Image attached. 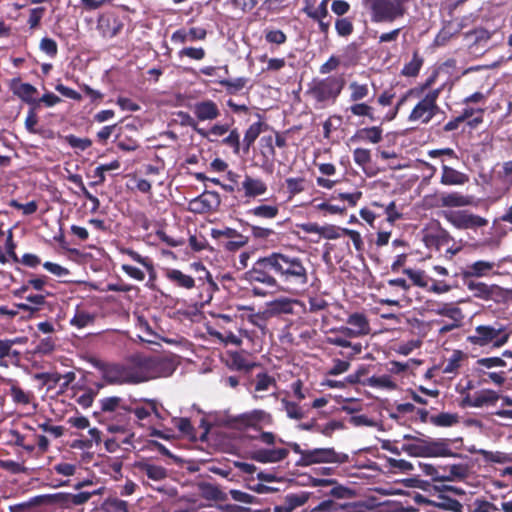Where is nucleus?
Instances as JSON below:
<instances>
[{
	"label": "nucleus",
	"mask_w": 512,
	"mask_h": 512,
	"mask_svg": "<svg viewBox=\"0 0 512 512\" xmlns=\"http://www.w3.org/2000/svg\"><path fill=\"white\" fill-rule=\"evenodd\" d=\"M346 85L344 74L313 78L308 83L305 95L313 101L316 109H324L336 103Z\"/></svg>",
	"instance_id": "nucleus-1"
},
{
	"label": "nucleus",
	"mask_w": 512,
	"mask_h": 512,
	"mask_svg": "<svg viewBox=\"0 0 512 512\" xmlns=\"http://www.w3.org/2000/svg\"><path fill=\"white\" fill-rule=\"evenodd\" d=\"M91 365L97 369L103 380L111 385L138 384V366L136 355H133L125 363L108 362L98 358L90 359Z\"/></svg>",
	"instance_id": "nucleus-2"
},
{
	"label": "nucleus",
	"mask_w": 512,
	"mask_h": 512,
	"mask_svg": "<svg viewBox=\"0 0 512 512\" xmlns=\"http://www.w3.org/2000/svg\"><path fill=\"white\" fill-rule=\"evenodd\" d=\"M279 266L277 252H272L257 259L252 268L245 272L244 279L251 285L261 284L268 289L283 290Z\"/></svg>",
	"instance_id": "nucleus-3"
},
{
	"label": "nucleus",
	"mask_w": 512,
	"mask_h": 512,
	"mask_svg": "<svg viewBox=\"0 0 512 512\" xmlns=\"http://www.w3.org/2000/svg\"><path fill=\"white\" fill-rule=\"evenodd\" d=\"M416 470L422 472L426 476H430L433 483L420 481V488L427 490L431 496H436L437 500L425 499L423 496L418 495L419 502H425L433 505L439 509L448 510V476L439 475L438 470L433 464L423 462L420 460L415 461Z\"/></svg>",
	"instance_id": "nucleus-4"
},
{
	"label": "nucleus",
	"mask_w": 512,
	"mask_h": 512,
	"mask_svg": "<svg viewBox=\"0 0 512 512\" xmlns=\"http://www.w3.org/2000/svg\"><path fill=\"white\" fill-rule=\"evenodd\" d=\"M281 283L284 291H296L303 288L309 280L308 269L303 258L277 252Z\"/></svg>",
	"instance_id": "nucleus-5"
},
{
	"label": "nucleus",
	"mask_w": 512,
	"mask_h": 512,
	"mask_svg": "<svg viewBox=\"0 0 512 512\" xmlns=\"http://www.w3.org/2000/svg\"><path fill=\"white\" fill-rule=\"evenodd\" d=\"M286 445L300 458L296 461V466L308 467L314 464L332 463L345 464L348 463L349 455L343 452H337L332 447L302 449L296 442H287Z\"/></svg>",
	"instance_id": "nucleus-6"
},
{
	"label": "nucleus",
	"mask_w": 512,
	"mask_h": 512,
	"mask_svg": "<svg viewBox=\"0 0 512 512\" xmlns=\"http://www.w3.org/2000/svg\"><path fill=\"white\" fill-rule=\"evenodd\" d=\"M401 450L415 457H446L448 456V443L444 439H432L430 437H417L405 434Z\"/></svg>",
	"instance_id": "nucleus-7"
},
{
	"label": "nucleus",
	"mask_w": 512,
	"mask_h": 512,
	"mask_svg": "<svg viewBox=\"0 0 512 512\" xmlns=\"http://www.w3.org/2000/svg\"><path fill=\"white\" fill-rule=\"evenodd\" d=\"M140 383L160 377H168L176 370L175 362L163 356L136 355Z\"/></svg>",
	"instance_id": "nucleus-8"
},
{
	"label": "nucleus",
	"mask_w": 512,
	"mask_h": 512,
	"mask_svg": "<svg viewBox=\"0 0 512 512\" xmlns=\"http://www.w3.org/2000/svg\"><path fill=\"white\" fill-rule=\"evenodd\" d=\"M410 0H371V21L392 23L406 14V3Z\"/></svg>",
	"instance_id": "nucleus-9"
},
{
	"label": "nucleus",
	"mask_w": 512,
	"mask_h": 512,
	"mask_svg": "<svg viewBox=\"0 0 512 512\" xmlns=\"http://www.w3.org/2000/svg\"><path fill=\"white\" fill-rule=\"evenodd\" d=\"M510 332L507 327L499 322L490 325H479L473 335L469 336L471 343L478 346L491 344L494 347H502L509 340Z\"/></svg>",
	"instance_id": "nucleus-10"
},
{
	"label": "nucleus",
	"mask_w": 512,
	"mask_h": 512,
	"mask_svg": "<svg viewBox=\"0 0 512 512\" xmlns=\"http://www.w3.org/2000/svg\"><path fill=\"white\" fill-rule=\"evenodd\" d=\"M227 423L234 428H253L261 430L263 426H271L274 423L273 416L262 409H254L237 416H230Z\"/></svg>",
	"instance_id": "nucleus-11"
},
{
	"label": "nucleus",
	"mask_w": 512,
	"mask_h": 512,
	"mask_svg": "<svg viewBox=\"0 0 512 512\" xmlns=\"http://www.w3.org/2000/svg\"><path fill=\"white\" fill-rule=\"evenodd\" d=\"M438 94L437 90L427 93L426 96L414 106L408 116V120L423 124L429 123L439 112V107L436 104Z\"/></svg>",
	"instance_id": "nucleus-12"
},
{
	"label": "nucleus",
	"mask_w": 512,
	"mask_h": 512,
	"mask_svg": "<svg viewBox=\"0 0 512 512\" xmlns=\"http://www.w3.org/2000/svg\"><path fill=\"white\" fill-rule=\"evenodd\" d=\"M131 414L132 408L125 404L116 413L110 416V419L115 421V423L108 425V431L122 434L123 444H131V438L134 436L131 431Z\"/></svg>",
	"instance_id": "nucleus-13"
},
{
	"label": "nucleus",
	"mask_w": 512,
	"mask_h": 512,
	"mask_svg": "<svg viewBox=\"0 0 512 512\" xmlns=\"http://www.w3.org/2000/svg\"><path fill=\"white\" fill-rule=\"evenodd\" d=\"M468 290L473 292V296L485 301L500 302L507 298L508 290L500 287L497 284H486L484 282H477L473 280L465 281Z\"/></svg>",
	"instance_id": "nucleus-14"
},
{
	"label": "nucleus",
	"mask_w": 512,
	"mask_h": 512,
	"mask_svg": "<svg viewBox=\"0 0 512 512\" xmlns=\"http://www.w3.org/2000/svg\"><path fill=\"white\" fill-rule=\"evenodd\" d=\"M211 237L215 240L226 238L227 241L222 242L223 248L228 252H236L245 247L249 242V237L241 234L234 228L225 227L224 229H211Z\"/></svg>",
	"instance_id": "nucleus-15"
},
{
	"label": "nucleus",
	"mask_w": 512,
	"mask_h": 512,
	"mask_svg": "<svg viewBox=\"0 0 512 512\" xmlns=\"http://www.w3.org/2000/svg\"><path fill=\"white\" fill-rule=\"evenodd\" d=\"M124 24L115 11L102 13L97 21V30L104 38H113L122 30Z\"/></svg>",
	"instance_id": "nucleus-16"
},
{
	"label": "nucleus",
	"mask_w": 512,
	"mask_h": 512,
	"mask_svg": "<svg viewBox=\"0 0 512 512\" xmlns=\"http://www.w3.org/2000/svg\"><path fill=\"white\" fill-rule=\"evenodd\" d=\"M450 224L458 229H473L483 227L488 221L478 215L469 213L466 210L450 212Z\"/></svg>",
	"instance_id": "nucleus-17"
},
{
	"label": "nucleus",
	"mask_w": 512,
	"mask_h": 512,
	"mask_svg": "<svg viewBox=\"0 0 512 512\" xmlns=\"http://www.w3.org/2000/svg\"><path fill=\"white\" fill-rule=\"evenodd\" d=\"M483 120L484 109L466 107L459 116L450 120V131L457 129L462 122H466L470 128L474 129L483 123Z\"/></svg>",
	"instance_id": "nucleus-18"
},
{
	"label": "nucleus",
	"mask_w": 512,
	"mask_h": 512,
	"mask_svg": "<svg viewBox=\"0 0 512 512\" xmlns=\"http://www.w3.org/2000/svg\"><path fill=\"white\" fill-rule=\"evenodd\" d=\"M289 455V449L284 447L261 448L251 453V459L256 462L278 463L286 459Z\"/></svg>",
	"instance_id": "nucleus-19"
},
{
	"label": "nucleus",
	"mask_w": 512,
	"mask_h": 512,
	"mask_svg": "<svg viewBox=\"0 0 512 512\" xmlns=\"http://www.w3.org/2000/svg\"><path fill=\"white\" fill-rule=\"evenodd\" d=\"M192 111L198 121H213L220 116L218 105L211 99H205L193 104Z\"/></svg>",
	"instance_id": "nucleus-20"
},
{
	"label": "nucleus",
	"mask_w": 512,
	"mask_h": 512,
	"mask_svg": "<svg viewBox=\"0 0 512 512\" xmlns=\"http://www.w3.org/2000/svg\"><path fill=\"white\" fill-rule=\"evenodd\" d=\"M134 467L140 474L146 475L152 481L159 482L168 477V471L165 467L150 463L149 461H137Z\"/></svg>",
	"instance_id": "nucleus-21"
},
{
	"label": "nucleus",
	"mask_w": 512,
	"mask_h": 512,
	"mask_svg": "<svg viewBox=\"0 0 512 512\" xmlns=\"http://www.w3.org/2000/svg\"><path fill=\"white\" fill-rule=\"evenodd\" d=\"M241 189L244 191L246 198H256L265 194L268 188L262 179L246 174L241 183Z\"/></svg>",
	"instance_id": "nucleus-22"
},
{
	"label": "nucleus",
	"mask_w": 512,
	"mask_h": 512,
	"mask_svg": "<svg viewBox=\"0 0 512 512\" xmlns=\"http://www.w3.org/2000/svg\"><path fill=\"white\" fill-rule=\"evenodd\" d=\"M499 399L498 394L493 390H482L473 397L467 395L463 401V406L482 407L484 405H492Z\"/></svg>",
	"instance_id": "nucleus-23"
},
{
	"label": "nucleus",
	"mask_w": 512,
	"mask_h": 512,
	"mask_svg": "<svg viewBox=\"0 0 512 512\" xmlns=\"http://www.w3.org/2000/svg\"><path fill=\"white\" fill-rule=\"evenodd\" d=\"M267 124L263 121H257L252 123L244 133L242 143V153L248 154L251 147L254 145L255 141L259 137V135L267 128Z\"/></svg>",
	"instance_id": "nucleus-24"
},
{
	"label": "nucleus",
	"mask_w": 512,
	"mask_h": 512,
	"mask_svg": "<svg viewBox=\"0 0 512 512\" xmlns=\"http://www.w3.org/2000/svg\"><path fill=\"white\" fill-rule=\"evenodd\" d=\"M261 155L264 159L262 168L267 171H272L273 160L276 156L275 144L273 136H263L260 139Z\"/></svg>",
	"instance_id": "nucleus-25"
},
{
	"label": "nucleus",
	"mask_w": 512,
	"mask_h": 512,
	"mask_svg": "<svg viewBox=\"0 0 512 512\" xmlns=\"http://www.w3.org/2000/svg\"><path fill=\"white\" fill-rule=\"evenodd\" d=\"M494 263L484 260H479L471 265H468L467 268L462 272V276L465 281H469L472 277H484L489 274V272L493 269Z\"/></svg>",
	"instance_id": "nucleus-26"
},
{
	"label": "nucleus",
	"mask_w": 512,
	"mask_h": 512,
	"mask_svg": "<svg viewBox=\"0 0 512 512\" xmlns=\"http://www.w3.org/2000/svg\"><path fill=\"white\" fill-rule=\"evenodd\" d=\"M97 491L72 493H58L55 495L57 502L67 507L77 506L86 503Z\"/></svg>",
	"instance_id": "nucleus-27"
},
{
	"label": "nucleus",
	"mask_w": 512,
	"mask_h": 512,
	"mask_svg": "<svg viewBox=\"0 0 512 512\" xmlns=\"http://www.w3.org/2000/svg\"><path fill=\"white\" fill-rule=\"evenodd\" d=\"M383 139V130L379 126L358 129L352 140L377 144Z\"/></svg>",
	"instance_id": "nucleus-28"
},
{
	"label": "nucleus",
	"mask_w": 512,
	"mask_h": 512,
	"mask_svg": "<svg viewBox=\"0 0 512 512\" xmlns=\"http://www.w3.org/2000/svg\"><path fill=\"white\" fill-rule=\"evenodd\" d=\"M424 242L428 248L440 250V247L448 243V234L445 230L430 227L424 235Z\"/></svg>",
	"instance_id": "nucleus-29"
},
{
	"label": "nucleus",
	"mask_w": 512,
	"mask_h": 512,
	"mask_svg": "<svg viewBox=\"0 0 512 512\" xmlns=\"http://www.w3.org/2000/svg\"><path fill=\"white\" fill-rule=\"evenodd\" d=\"M314 512H359L357 506L348 503H339L332 499L320 502L313 508Z\"/></svg>",
	"instance_id": "nucleus-30"
},
{
	"label": "nucleus",
	"mask_w": 512,
	"mask_h": 512,
	"mask_svg": "<svg viewBox=\"0 0 512 512\" xmlns=\"http://www.w3.org/2000/svg\"><path fill=\"white\" fill-rule=\"evenodd\" d=\"M9 395L13 402L17 405H28L34 399V395L30 391H25L20 387L17 381L8 380Z\"/></svg>",
	"instance_id": "nucleus-31"
},
{
	"label": "nucleus",
	"mask_w": 512,
	"mask_h": 512,
	"mask_svg": "<svg viewBox=\"0 0 512 512\" xmlns=\"http://www.w3.org/2000/svg\"><path fill=\"white\" fill-rule=\"evenodd\" d=\"M166 278L175 286L190 290L195 287V280L190 275L184 274L178 269H168Z\"/></svg>",
	"instance_id": "nucleus-32"
},
{
	"label": "nucleus",
	"mask_w": 512,
	"mask_h": 512,
	"mask_svg": "<svg viewBox=\"0 0 512 512\" xmlns=\"http://www.w3.org/2000/svg\"><path fill=\"white\" fill-rule=\"evenodd\" d=\"M198 487L201 496L206 500L221 502L227 500V494L223 492L218 485L209 482H201Z\"/></svg>",
	"instance_id": "nucleus-33"
},
{
	"label": "nucleus",
	"mask_w": 512,
	"mask_h": 512,
	"mask_svg": "<svg viewBox=\"0 0 512 512\" xmlns=\"http://www.w3.org/2000/svg\"><path fill=\"white\" fill-rule=\"evenodd\" d=\"M346 322L349 326L353 327L360 336L370 333L369 320L364 313H352L348 316Z\"/></svg>",
	"instance_id": "nucleus-34"
},
{
	"label": "nucleus",
	"mask_w": 512,
	"mask_h": 512,
	"mask_svg": "<svg viewBox=\"0 0 512 512\" xmlns=\"http://www.w3.org/2000/svg\"><path fill=\"white\" fill-rule=\"evenodd\" d=\"M247 77H238L234 79L219 78L215 83L222 85L228 95H237L248 84Z\"/></svg>",
	"instance_id": "nucleus-35"
},
{
	"label": "nucleus",
	"mask_w": 512,
	"mask_h": 512,
	"mask_svg": "<svg viewBox=\"0 0 512 512\" xmlns=\"http://www.w3.org/2000/svg\"><path fill=\"white\" fill-rule=\"evenodd\" d=\"M326 342L331 345L339 346L342 348H349L351 351L346 354L344 352H340L342 356H346L348 358H352L357 354H360L362 351V345L360 343H352L349 340L342 337H327Z\"/></svg>",
	"instance_id": "nucleus-36"
},
{
	"label": "nucleus",
	"mask_w": 512,
	"mask_h": 512,
	"mask_svg": "<svg viewBox=\"0 0 512 512\" xmlns=\"http://www.w3.org/2000/svg\"><path fill=\"white\" fill-rule=\"evenodd\" d=\"M118 251L120 254L130 257L131 260L142 265L148 272L154 270V264L150 257L142 256L141 254H139L137 251L130 247L120 246L118 247Z\"/></svg>",
	"instance_id": "nucleus-37"
},
{
	"label": "nucleus",
	"mask_w": 512,
	"mask_h": 512,
	"mask_svg": "<svg viewBox=\"0 0 512 512\" xmlns=\"http://www.w3.org/2000/svg\"><path fill=\"white\" fill-rule=\"evenodd\" d=\"M247 214L260 219H274L279 214L278 205L261 204L247 211Z\"/></svg>",
	"instance_id": "nucleus-38"
},
{
	"label": "nucleus",
	"mask_w": 512,
	"mask_h": 512,
	"mask_svg": "<svg viewBox=\"0 0 512 512\" xmlns=\"http://www.w3.org/2000/svg\"><path fill=\"white\" fill-rule=\"evenodd\" d=\"M25 103L32 105V107H38V99L35 95L38 94V90L30 83H22L19 88L15 91Z\"/></svg>",
	"instance_id": "nucleus-39"
},
{
	"label": "nucleus",
	"mask_w": 512,
	"mask_h": 512,
	"mask_svg": "<svg viewBox=\"0 0 512 512\" xmlns=\"http://www.w3.org/2000/svg\"><path fill=\"white\" fill-rule=\"evenodd\" d=\"M424 59L418 51H414L412 59L404 65L401 74L406 77H416L423 66Z\"/></svg>",
	"instance_id": "nucleus-40"
},
{
	"label": "nucleus",
	"mask_w": 512,
	"mask_h": 512,
	"mask_svg": "<svg viewBox=\"0 0 512 512\" xmlns=\"http://www.w3.org/2000/svg\"><path fill=\"white\" fill-rule=\"evenodd\" d=\"M199 197L208 213L216 212L219 209L221 197L218 192L205 190Z\"/></svg>",
	"instance_id": "nucleus-41"
},
{
	"label": "nucleus",
	"mask_w": 512,
	"mask_h": 512,
	"mask_svg": "<svg viewBox=\"0 0 512 512\" xmlns=\"http://www.w3.org/2000/svg\"><path fill=\"white\" fill-rule=\"evenodd\" d=\"M373 207L379 208L382 210L381 216L385 215L386 220L390 224H394L397 220L402 218V214L397 210L396 203L394 201H391L387 205L380 204L376 201L372 202L371 204Z\"/></svg>",
	"instance_id": "nucleus-42"
},
{
	"label": "nucleus",
	"mask_w": 512,
	"mask_h": 512,
	"mask_svg": "<svg viewBox=\"0 0 512 512\" xmlns=\"http://www.w3.org/2000/svg\"><path fill=\"white\" fill-rule=\"evenodd\" d=\"M99 404L102 412L113 415L126 403L121 397L110 396L100 399Z\"/></svg>",
	"instance_id": "nucleus-43"
},
{
	"label": "nucleus",
	"mask_w": 512,
	"mask_h": 512,
	"mask_svg": "<svg viewBox=\"0 0 512 512\" xmlns=\"http://www.w3.org/2000/svg\"><path fill=\"white\" fill-rule=\"evenodd\" d=\"M388 466L394 472L413 473L415 476H420L416 471L415 462H409L404 459L388 458Z\"/></svg>",
	"instance_id": "nucleus-44"
},
{
	"label": "nucleus",
	"mask_w": 512,
	"mask_h": 512,
	"mask_svg": "<svg viewBox=\"0 0 512 512\" xmlns=\"http://www.w3.org/2000/svg\"><path fill=\"white\" fill-rule=\"evenodd\" d=\"M346 111H349L353 116L367 117L371 121L375 120L374 108L365 102H353V104L347 108Z\"/></svg>",
	"instance_id": "nucleus-45"
},
{
	"label": "nucleus",
	"mask_w": 512,
	"mask_h": 512,
	"mask_svg": "<svg viewBox=\"0 0 512 512\" xmlns=\"http://www.w3.org/2000/svg\"><path fill=\"white\" fill-rule=\"evenodd\" d=\"M27 301H29L34 306H31L26 303H17L15 304V306L17 307L18 310L28 312L29 314L32 315L39 311L40 306L45 304V296L41 294L30 295L27 297Z\"/></svg>",
	"instance_id": "nucleus-46"
},
{
	"label": "nucleus",
	"mask_w": 512,
	"mask_h": 512,
	"mask_svg": "<svg viewBox=\"0 0 512 512\" xmlns=\"http://www.w3.org/2000/svg\"><path fill=\"white\" fill-rule=\"evenodd\" d=\"M222 145H225L232 149L236 156H239L242 151V143L240 140V133L237 128H233L229 131L228 136L222 139Z\"/></svg>",
	"instance_id": "nucleus-47"
},
{
	"label": "nucleus",
	"mask_w": 512,
	"mask_h": 512,
	"mask_svg": "<svg viewBox=\"0 0 512 512\" xmlns=\"http://www.w3.org/2000/svg\"><path fill=\"white\" fill-rule=\"evenodd\" d=\"M103 512H129L128 503L117 497H108L102 503Z\"/></svg>",
	"instance_id": "nucleus-48"
},
{
	"label": "nucleus",
	"mask_w": 512,
	"mask_h": 512,
	"mask_svg": "<svg viewBox=\"0 0 512 512\" xmlns=\"http://www.w3.org/2000/svg\"><path fill=\"white\" fill-rule=\"evenodd\" d=\"M309 499V494L307 492L300 493H289L284 498V503L287 506V509L292 512L296 508L303 506Z\"/></svg>",
	"instance_id": "nucleus-49"
},
{
	"label": "nucleus",
	"mask_w": 512,
	"mask_h": 512,
	"mask_svg": "<svg viewBox=\"0 0 512 512\" xmlns=\"http://www.w3.org/2000/svg\"><path fill=\"white\" fill-rule=\"evenodd\" d=\"M287 417L294 420H301L305 417L303 408L296 402L289 401L286 398L281 400Z\"/></svg>",
	"instance_id": "nucleus-50"
},
{
	"label": "nucleus",
	"mask_w": 512,
	"mask_h": 512,
	"mask_svg": "<svg viewBox=\"0 0 512 512\" xmlns=\"http://www.w3.org/2000/svg\"><path fill=\"white\" fill-rule=\"evenodd\" d=\"M351 102H358L366 98L369 94V87L367 84H361L357 81H352L349 84Z\"/></svg>",
	"instance_id": "nucleus-51"
},
{
	"label": "nucleus",
	"mask_w": 512,
	"mask_h": 512,
	"mask_svg": "<svg viewBox=\"0 0 512 512\" xmlns=\"http://www.w3.org/2000/svg\"><path fill=\"white\" fill-rule=\"evenodd\" d=\"M478 453L483 457V459L487 462H493V463H510L512 461V455L504 452H492L487 450H479Z\"/></svg>",
	"instance_id": "nucleus-52"
},
{
	"label": "nucleus",
	"mask_w": 512,
	"mask_h": 512,
	"mask_svg": "<svg viewBox=\"0 0 512 512\" xmlns=\"http://www.w3.org/2000/svg\"><path fill=\"white\" fill-rule=\"evenodd\" d=\"M403 273L409 277V279L413 282L414 285L421 288H428L430 278L425 274L424 271L406 268L403 270Z\"/></svg>",
	"instance_id": "nucleus-53"
},
{
	"label": "nucleus",
	"mask_w": 512,
	"mask_h": 512,
	"mask_svg": "<svg viewBox=\"0 0 512 512\" xmlns=\"http://www.w3.org/2000/svg\"><path fill=\"white\" fill-rule=\"evenodd\" d=\"M94 320V315L83 310H77L75 315L70 320V324L74 327H77L78 329H82L93 324Z\"/></svg>",
	"instance_id": "nucleus-54"
},
{
	"label": "nucleus",
	"mask_w": 512,
	"mask_h": 512,
	"mask_svg": "<svg viewBox=\"0 0 512 512\" xmlns=\"http://www.w3.org/2000/svg\"><path fill=\"white\" fill-rule=\"evenodd\" d=\"M264 38L267 43L275 45H282L287 41V35L282 30L275 28H266Z\"/></svg>",
	"instance_id": "nucleus-55"
},
{
	"label": "nucleus",
	"mask_w": 512,
	"mask_h": 512,
	"mask_svg": "<svg viewBox=\"0 0 512 512\" xmlns=\"http://www.w3.org/2000/svg\"><path fill=\"white\" fill-rule=\"evenodd\" d=\"M248 226L250 228L252 237L258 241H268L276 235V232L268 227H262L252 224H248Z\"/></svg>",
	"instance_id": "nucleus-56"
},
{
	"label": "nucleus",
	"mask_w": 512,
	"mask_h": 512,
	"mask_svg": "<svg viewBox=\"0 0 512 512\" xmlns=\"http://www.w3.org/2000/svg\"><path fill=\"white\" fill-rule=\"evenodd\" d=\"M272 385H276V380L268 373L261 372L256 375L255 391H267Z\"/></svg>",
	"instance_id": "nucleus-57"
},
{
	"label": "nucleus",
	"mask_w": 512,
	"mask_h": 512,
	"mask_svg": "<svg viewBox=\"0 0 512 512\" xmlns=\"http://www.w3.org/2000/svg\"><path fill=\"white\" fill-rule=\"evenodd\" d=\"M335 30L340 37H348L354 31L353 22L347 18H338L335 22Z\"/></svg>",
	"instance_id": "nucleus-58"
},
{
	"label": "nucleus",
	"mask_w": 512,
	"mask_h": 512,
	"mask_svg": "<svg viewBox=\"0 0 512 512\" xmlns=\"http://www.w3.org/2000/svg\"><path fill=\"white\" fill-rule=\"evenodd\" d=\"M176 115L179 118L180 124L182 126H189L193 128L201 136L207 137L206 131L204 129L197 128L196 120L188 112L178 111Z\"/></svg>",
	"instance_id": "nucleus-59"
},
{
	"label": "nucleus",
	"mask_w": 512,
	"mask_h": 512,
	"mask_svg": "<svg viewBox=\"0 0 512 512\" xmlns=\"http://www.w3.org/2000/svg\"><path fill=\"white\" fill-rule=\"evenodd\" d=\"M66 143L74 148L79 149L81 151L87 150L89 147L92 146V140L89 138H79L73 134L65 136Z\"/></svg>",
	"instance_id": "nucleus-60"
},
{
	"label": "nucleus",
	"mask_w": 512,
	"mask_h": 512,
	"mask_svg": "<svg viewBox=\"0 0 512 512\" xmlns=\"http://www.w3.org/2000/svg\"><path fill=\"white\" fill-rule=\"evenodd\" d=\"M180 58L188 57L192 60L200 61L205 58L206 51L202 47H184L178 52Z\"/></svg>",
	"instance_id": "nucleus-61"
},
{
	"label": "nucleus",
	"mask_w": 512,
	"mask_h": 512,
	"mask_svg": "<svg viewBox=\"0 0 512 512\" xmlns=\"http://www.w3.org/2000/svg\"><path fill=\"white\" fill-rule=\"evenodd\" d=\"M36 378L41 380L43 385L48 386V389L54 388L62 381V374L58 372H43L36 375Z\"/></svg>",
	"instance_id": "nucleus-62"
},
{
	"label": "nucleus",
	"mask_w": 512,
	"mask_h": 512,
	"mask_svg": "<svg viewBox=\"0 0 512 512\" xmlns=\"http://www.w3.org/2000/svg\"><path fill=\"white\" fill-rule=\"evenodd\" d=\"M231 366L236 370L248 372L252 370L256 364L248 362L245 357L239 353H235L231 357Z\"/></svg>",
	"instance_id": "nucleus-63"
},
{
	"label": "nucleus",
	"mask_w": 512,
	"mask_h": 512,
	"mask_svg": "<svg viewBox=\"0 0 512 512\" xmlns=\"http://www.w3.org/2000/svg\"><path fill=\"white\" fill-rule=\"evenodd\" d=\"M329 303L322 296L310 297L308 300L307 311L311 313H318L327 310Z\"/></svg>",
	"instance_id": "nucleus-64"
}]
</instances>
